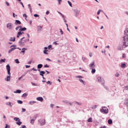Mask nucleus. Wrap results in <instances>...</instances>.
Segmentation results:
<instances>
[{"label":"nucleus","mask_w":128,"mask_h":128,"mask_svg":"<svg viewBox=\"0 0 128 128\" xmlns=\"http://www.w3.org/2000/svg\"><path fill=\"white\" fill-rule=\"evenodd\" d=\"M121 40L124 44L128 46V36L124 34V36L122 38Z\"/></svg>","instance_id":"obj_1"},{"label":"nucleus","mask_w":128,"mask_h":128,"mask_svg":"<svg viewBox=\"0 0 128 128\" xmlns=\"http://www.w3.org/2000/svg\"><path fill=\"white\" fill-rule=\"evenodd\" d=\"M127 46H128L127 45H125V44H124V43H122H122H121L119 44L118 47V49L119 50H122L124 48L126 47Z\"/></svg>","instance_id":"obj_2"},{"label":"nucleus","mask_w":128,"mask_h":128,"mask_svg":"<svg viewBox=\"0 0 128 128\" xmlns=\"http://www.w3.org/2000/svg\"><path fill=\"white\" fill-rule=\"evenodd\" d=\"M73 11L74 14H75V16L76 17H77L79 15V14L80 12V10L78 9L73 10Z\"/></svg>","instance_id":"obj_3"},{"label":"nucleus","mask_w":128,"mask_h":128,"mask_svg":"<svg viewBox=\"0 0 128 128\" xmlns=\"http://www.w3.org/2000/svg\"><path fill=\"white\" fill-rule=\"evenodd\" d=\"M108 109L105 107H103L100 110V111L105 114H107L108 112Z\"/></svg>","instance_id":"obj_4"},{"label":"nucleus","mask_w":128,"mask_h":128,"mask_svg":"<svg viewBox=\"0 0 128 128\" xmlns=\"http://www.w3.org/2000/svg\"><path fill=\"white\" fill-rule=\"evenodd\" d=\"M95 61L93 60L89 64V68L90 69L94 68L95 65L94 64Z\"/></svg>","instance_id":"obj_5"},{"label":"nucleus","mask_w":128,"mask_h":128,"mask_svg":"<svg viewBox=\"0 0 128 128\" xmlns=\"http://www.w3.org/2000/svg\"><path fill=\"white\" fill-rule=\"evenodd\" d=\"M13 24L11 23H8L6 24V28L8 29H12L13 27Z\"/></svg>","instance_id":"obj_6"},{"label":"nucleus","mask_w":128,"mask_h":128,"mask_svg":"<svg viewBox=\"0 0 128 128\" xmlns=\"http://www.w3.org/2000/svg\"><path fill=\"white\" fill-rule=\"evenodd\" d=\"M24 37H23L21 38L19 42V44L20 46H24L25 45V43L24 42H22V40L24 38Z\"/></svg>","instance_id":"obj_7"},{"label":"nucleus","mask_w":128,"mask_h":128,"mask_svg":"<svg viewBox=\"0 0 128 128\" xmlns=\"http://www.w3.org/2000/svg\"><path fill=\"white\" fill-rule=\"evenodd\" d=\"M96 80L98 82H101L103 84L104 81V79L101 78V77L100 76H98Z\"/></svg>","instance_id":"obj_8"},{"label":"nucleus","mask_w":128,"mask_h":128,"mask_svg":"<svg viewBox=\"0 0 128 128\" xmlns=\"http://www.w3.org/2000/svg\"><path fill=\"white\" fill-rule=\"evenodd\" d=\"M45 121L44 120H42L40 121V123L42 125H43L45 123Z\"/></svg>","instance_id":"obj_9"},{"label":"nucleus","mask_w":128,"mask_h":128,"mask_svg":"<svg viewBox=\"0 0 128 128\" xmlns=\"http://www.w3.org/2000/svg\"><path fill=\"white\" fill-rule=\"evenodd\" d=\"M6 105L9 106L10 107H11L13 105L12 103H11L10 102H6Z\"/></svg>","instance_id":"obj_10"},{"label":"nucleus","mask_w":128,"mask_h":128,"mask_svg":"<svg viewBox=\"0 0 128 128\" xmlns=\"http://www.w3.org/2000/svg\"><path fill=\"white\" fill-rule=\"evenodd\" d=\"M36 99L40 101L41 102H42L43 100V98L40 97H37L36 98Z\"/></svg>","instance_id":"obj_11"},{"label":"nucleus","mask_w":128,"mask_h":128,"mask_svg":"<svg viewBox=\"0 0 128 128\" xmlns=\"http://www.w3.org/2000/svg\"><path fill=\"white\" fill-rule=\"evenodd\" d=\"M10 75L9 76H7L6 78H5V80L6 81H9L10 80Z\"/></svg>","instance_id":"obj_12"},{"label":"nucleus","mask_w":128,"mask_h":128,"mask_svg":"<svg viewBox=\"0 0 128 128\" xmlns=\"http://www.w3.org/2000/svg\"><path fill=\"white\" fill-rule=\"evenodd\" d=\"M37 26V30L38 31H41L42 30V26Z\"/></svg>","instance_id":"obj_13"},{"label":"nucleus","mask_w":128,"mask_h":128,"mask_svg":"<svg viewBox=\"0 0 128 128\" xmlns=\"http://www.w3.org/2000/svg\"><path fill=\"white\" fill-rule=\"evenodd\" d=\"M21 24V22L19 20H15V24Z\"/></svg>","instance_id":"obj_14"},{"label":"nucleus","mask_w":128,"mask_h":128,"mask_svg":"<svg viewBox=\"0 0 128 128\" xmlns=\"http://www.w3.org/2000/svg\"><path fill=\"white\" fill-rule=\"evenodd\" d=\"M15 40V38L14 37H11L9 39V40L11 41L14 42Z\"/></svg>","instance_id":"obj_15"},{"label":"nucleus","mask_w":128,"mask_h":128,"mask_svg":"<svg viewBox=\"0 0 128 128\" xmlns=\"http://www.w3.org/2000/svg\"><path fill=\"white\" fill-rule=\"evenodd\" d=\"M26 28L24 27V28H21L19 30L20 31H24V30H26Z\"/></svg>","instance_id":"obj_16"},{"label":"nucleus","mask_w":128,"mask_h":128,"mask_svg":"<svg viewBox=\"0 0 128 128\" xmlns=\"http://www.w3.org/2000/svg\"><path fill=\"white\" fill-rule=\"evenodd\" d=\"M79 80L82 83V84L84 85H85V82L84 81L82 80L81 79H79Z\"/></svg>","instance_id":"obj_17"},{"label":"nucleus","mask_w":128,"mask_h":128,"mask_svg":"<svg viewBox=\"0 0 128 128\" xmlns=\"http://www.w3.org/2000/svg\"><path fill=\"white\" fill-rule=\"evenodd\" d=\"M7 70H10V67L8 64H7L6 66Z\"/></svg>","instance_id":"obj_18"},{"label":"nucleus","mask_w":128,"mask_h":128,"mask_svg":"<svg viewBox=\"0 0 128 128\" xmlns=\"http://www.w3.org/2000/svg\"><path fill=\"white\" fill-rule=\"evenodd\" d=\"M16 48H11L10 49V50L8 52L9 53H10L12 51L14 50L15 49H16Z\"/></svg>","instance_id":"obj_19"},{"label":"nucleus","mask_w":128,"mask_h":128,"mask_svg":"<svg viewBox=\"0 0 128 128\" xmlns=\"http://www.w3.org/2000/svg\"><path fill=\"white\" fill-rule=\"evenodd\" d=\"M42 64H39L38 65L37 67L38 69L41 68L42 66Z\"/></svg>","instance_id":"obj_20"},{"label":"nucleus","mask_w":128,"mask_h":128,"mask_svg":"<svg viewBox=\"0 0 128 128\" xmlns=\"http://www.w3.org/2000/svg\"><path fill=\"white\" fill-rule=\"evenodd\" d=\"M87 121L88 122H92V118L91 117L90 118L88 119Z\"/></svg>","instance_id":"obj_21"},{"label":"nucleus","mask_w":128,"mask_h":128,"mask_svg":"<svg viewBox=\"0 0 128 128\" xmlns=\"http://www.w3.org/2000/svg\"><path fill=\"white\" fill-rule=\"evenodd\" d=\"M14 120L16 121H20V119L19 118H14Z\"/></svg>","instance_id":"obj_22"},{"label":"nucleus","mask_w":128,"mask_h":128,"mask_svg":"<svg viewBox=\"0 0 128 128\" xmlns=\"http://www.w3.org/2000/svg\"><path fill=\"white\" fill-rule=\"evenodd\" d=\"M36 102L35 101H30L29 102V104L30 105H32Z\"/></svg>","instance_id":"obj_23"},{"label":"nucleus","mask_w":128,"mask_h":128,"mask_svg":"<svg viewBox=\"0 0 128 128\" xmlns=\"http://www.w3.org/2000/svg\"><path fill=\"white\" fill-rule=\"evenodd\" d=\"M6 60V59L4 58V59H2L0 60V64H2L3 62H5Z\"/></svg>","instance_id":"obj_24"},{"label":"nucleus","mask_w":128,"mask_h":128,"mask_svg":"<svg viewBox=\"0 0 128 128\" xmlns=\"http://www.w3.org/2000/svg\"><path fill=\"white\" fill-rule=\"evenodd\" d=\"M108 122L109 124H111L112 123V120L110 119L108 120Z\"/></svg>","instance_id":"obj_25"},{"label":"nucleus","mask_w":128,"mask_h":128,"mask_svg":"<svg viewBox=\"0 0 128 128\" xmlns=\"http://www.w3.org/2000/svg\"><path fill=\"white\" fill-rule=\"evenodd\" d=\"M121 67L124 68L126 67V65L124 63H123L121 64Z\"/></svg>","instance_id":"obj_26"},{"label":"nucleus","mask_w":128,"mask_h":128,"mask_svg":"<svg viewBox=\"0 0 128 128\" xmlns=\"http://www.w3.org/2000/svg\"><path fill=\"white\" fill-rule=\"evenodd\" d=\"M91 69L92 70L91 71L92 73V74H94L96 72V70L95 69H94V68H93Z\"/></svg>","instance_id":"obj_27"},{"label":"nucleus","mask_w":128,"mask_h":128,"mask_svg":"<svg viewBox=\"0 0 128 128\" xmlns=\"http://www.w3.org/2000/svg\"><path fill=\"white\" fill-rule=\"evenodd\" d=\"M21 90H16V91L14 92L16 93H21Z\"/></svg>","instance_id":"obj_28"},{"label":"nucleus","mask_w":128,"mask_h":128,"mask_svg":"<svg viewBox=\"0 0 128 128\" xmlns=\"http://www.w3.org/2000/svg\"><path fill=\"white\" fill-rule=\"evenodd\" d=\"M125 34L128 36V29H127L125 31Z\"/></svg>","instance_id":"obj_29"},{"label":"nucleus","mask_w":128,"mask_h":128,"mask_svg":"<svg viewBox=\"0 0 128 128\" xmlns=\"http://www.w3.org/2000/svg\"><path fill=\"white\" fill-rule=\"evenodd\" d=\"M35 120L33 118L31 120L30 123L32 124H33L34 123Z\"/></svg>","instance_id":"obj_30"},{"label":"nucleus","mask_w":128,"mask_h":128,"mask_svg":"<svg viewBox=\"0 0 128 128\" xmlns=\"http://www.w3.org/2000/svg\"><path fill=\"white\" fill-rule=\"evenodd\" d=\"M28 94L26 93H24L22 95V97H24L26 96Z\"/></svg>","instance_id":"obj_31"},{"label":"nucleus","mask_w":128,"mask_h":128,"mask_svg":"<svg viewBox=\"0 0 128 128\" xmlns=\"http://www.w3.org/2000/svg\"><path fill=\"white\" fill-rule=\"evenodd\" d=\"M18 122H17L16 123L18 125L20 126L22 124V122L20 121H18Z\"/></svg>","instance_id":"obj_32"},{"label":"nucleus","mask_w":128,"mask_h":128,"mask_svg":"<svg viewBox=\"0 0 128 128\" xmlns=\"http://www.w3.org/2000/svg\"><path fill=\"white\" fill-rule=\"evenodd\" d=\"M48 51V50H44L43 52L44 54H48V53L46 52H47Z\"/></svg>","instance_id":"obj_33"},{"label":"nucleus","mask_w":128,"mask_h":128,"mask_svg":"<svg viewBox=\"0 0 128 128\" xmlns=\"http://www.w3.org/2000/svg\"><path fill=\"white\" fill-rule=\"evenodd\" d=\"M68 4L70 5V6L71 7H72V3L70 1H68Z\"/></svg>","instance_id":"obj_34"},{"label":"nucleus","mask_w":128,"mask_h":128,"mask_svg":"<svg viewBox=\"0 0 128 128\" xmlns=\"http://www.w3.org/2000/svg\"><path fill=\"white\" fill-rule=\"evenodd\" d=\"M102 10L100 9L97 12V14L98 15H99L100 13V12H101L102 11Z\"/></svg>","instance_id":"obj_35"},{"label":"nucleus","mask_w":128,"mask_h":128,"mask_svg":"<svg viewBox=\"0 0 128 128\" xmlns=\"http://www.w3.org/2000/svg\"><path fill=\"white\" fill-rule=\"evenodd\" d=\"M31 83L33 85V86H39V85H38V84H35V83L32 82H31Z\"/></svg>","instance_id":"obj_36"},{"label":"nucleus","mask_w":128,"mask_h":128,"mask_svg":"<svg viewBox=\"0 0 128 128\" xmlns=\"http://www.w3.org/2000/svg\"><path fill=\"white\" fill-rule=\"evenodd\" d=\"M14 61L16 63L19 64L20 63V62L19 61L18 59H16Z\"/></svg>","instance_id":"obj_37"},{"label":"nucleus","mask_w":128,"mask_h":128,"mask_svg":"<svg viewBox=\"0 0 128 128\" xmlns=\"http://www.w3.org/2000/svg\"><path fill=\"white\" fill-rule=\"evenodd\" d=\"M97 107V106L96 105H94L92 106V109H94L96 108Z\"/></svg>","instance_id":"obj_38"},{"label":"nucleus","mask_w":128,"mask_h":128,"mask_svg":"<svg viewBox=\"0 0 128 128\" xmlns=\"http://www.w3.org/2000/svg\"><path fill=\"white\" fill-rule=\"evenodd\" d=\"M75 103L76 104H77L79 105H80L82 104V103L81 102H75Z\"/></svg>","instance_id":"obj_39"},{"label":"nucleus","mask_w":128,"mask_h":128,"mask_svg":"<svg viewBox=\"0 0 128 128\" xmlns=\"http://www.w3.org/2000/svg\"><path fill=\"white\" fill-rule=\"evenodd\" d=\"M17 102L18 104H22L23 102H22V100H18Z\"/></svg>","instance_id":"obj_40"},{"label":"nucleus","mask_w":128,"mask_h":128,"mask_svg":"<svg viewBox=\"0 0 128 128\" xmlns=\"http://www.w3.org/2000/svg\"><path fill=\"white\" fill-rule=\"evenodd\" d=\"M40 73H41V74H44L45 73V72L44 71H40Z\"/></svg>","instance_id":"obj_41"},{"label":"nucleus","mask_w":128,"mask_h":128,"mask_svg":"<svg viewBox=\"0 0 128 128\" xmlns=\"http://www.w3.org/2000/svg\"><path fill=\"white\" fill-rule=\"evenodd\" d=\"M68 100H64L62 101V102L64 103H67Z\"/></svg>","instance_id":"obj_42"},{"label":"nucleus","mask_w":128,"mask_h":128,"mask_svg":"<svg viewBox=\"0 0 128 128\" xmlns=\"http://www.w3.org/2000/svg\"><path fill=\"white\" fill-rule=\"evenodd\" d=\"M46 83L47 84H49L50 85L52 84V82L50 81H48Z\"/></svg>","instance_id":"obj_43"},{"label":"nucleus","mask_w":128,"mask_h":128,"mask_svg":"<svg viewBox=\"0 0 128 128\" xmlns=\"http://www.w3.org/2000/svg\"><path fill=\"white\" fill-rule=\"evenodd\" d=\"M28 8H29V9L30 10V11L31 12V6H30V4H28Z\"/></svg>","instance_id":"obj_44"},{"label":"nucleus","mask_w":128,"mask_h":128,"mask_svg":"<svg viewBox=\"0 0 128 128\" xmlns=\"http://www.w3.org/2000/svg\"><path fill=\"white\" fill-rule=\"evenodd\" d=\"M60 32L61 33V34L62 35L63 34L64 32L61 29H60Z\"/></svg>","instance_id":"obj_45"},{"label":"nucleus","mask_w":128,"mask_h":128,"mask_svg":"<svg viewBox=\"0 0 128 128\" xmlns=\"http://www.w3.org/2000/svg\"><path fill=\"white\" fill-rule=\"evenodd\" d=\"M82 58L83 61H84V60H86V59H87V58L86 57H82Z\"/></svg>","instance_id":"obj_46"},{"label":"nucleus","mask_w":128,"mask_h":128,"mask_svg":"<svg viewBox=\"0 0 128 128\" xmlns=\"http://www.w3.org/2000/svg\"><path fill=\"white\" fill-rule=\"evenodd\" d=\"M10 128V126L9 125H8L7 124H6V127L4 128Z\"/></svg>","instance_id":"obj_47"},{"label":"nucleus","mask_w":128,"mask_h":128,"mask_svg":"<svg viewBox=\"0 0 128 128\" xmlns=\"http://www.w3.org/2000/svg\"><path fill=\"white\" fill-rule=\"evenodd\" d=\"M34 16L35 17H39V16L37 14H35L34 15Z\"/></svg>","instance_id":"obj_48"},{"label":"nucleus","mask_w":128,"mask_h":128,"mask_svg":"<svg viewBox=\"0 0 128 128\" xmlns=\"http://www.w3.org/2000/svg\"><path fill=\"white\" fill-rule=\"evenodd\" d=\"M119 75V74L118 72H117L116 74H115V76L116 77H118Z\"/></svg>","instance_id":"obj_49"},{"label":"nucleus","mask_w":128,"mask_h":128,"mask_svg":"<svg viewBox=\"0 0 128 128\" xmlns=\"http://www.w3.org/2000/svg\"><path fill=\"white\" fill-rule=\"evenodd\" d=\"M44 68H48L49 66L47 64H46L44 66Z\"/></svg>","instance_id":"obj_50"},{"label":"nucleus","mask_w":128,"mask_h":128,"mask_svg":"<svg viewBox=\"0 0 128 128\" xmlns=\"http://www.w3.org/2000/svg\"><path fill=\"white\" fill-rule=\"evenodd\" d=\"M58 4H60V2L62 1V0H58Z\"/></svg>","instance_id":"obj_51"},{"label":"nucleus","mask_w":128,"mask_h":128,"mask_svg":"<svg viewBox=\"0 0 128 128\" xmlns=\"http://www.w3.org/2000/svg\"><path fill=\"white\" fill-rule=\"evenodd\" d=\"M67 103H68V104H69V105H71L72 104L71 103V102H70L68 101H68Z\"/></svg>","instance_id":"obj_52"},{"label":"nucleus","mask_w":128,"mask_h":128,"mask_svg":"<svg viewBox=\"0 0 128 128\" xmlns=\"http://www.w3.org/2000/svg\"><path fill=\"white\" fill-rule=\"evenodd\" d=\"M75 77L76 78H82V76H75Z\"/></svg>","instance_id":"obj_53"},{"label":"nucleus","mask_w":128,"mask_h":128,"mask_svg":"<svg viewBox=\"0 0 128 128\" xmlns=\"http://www.w3.org/2000/svg\"><path fill=\"white\" fill-rule=\"evenodd\" d=\"M26 110L24 108H22V112H25Z\"/></svg>","instance_id":"obj_54"},{"label":"nucleus","mask_w":128,"mask_h":128,"mask_svg":"<svg viewBox=\"0 0 128 128\" xmlns=\"http://www.w3.org/2000/svg\"><path fill=\"white\" fill-rule=\"evenodd\" d=\"M29 39L28 38V39H26V40H24V42H26L27 41H29Z\"/></svg>","instance_id":"obj_55"},{"label":"nucleus","mask_w":128,"mask_h":128,"mask_svg":"<svg viewBox=\"0 0 128 128\" xmlns=\"http://www.w3.org/2000/svg\"><path fill=\"white\" fill-rule=\"evenodd\" d=\"M92 53L90 52L89 53V56L90 57H92Z\"/></svg>","instance_id":"obj_56"},{"label":"nucleus","mask_w":128,"mask_h":128,"mask_svg":"<svg viewBox=\"0 0 128 128\" xmlns=\"http://www.w3.org/2000/svg\"><path fill=\"white\" fill-rule=\"evenodd\" d=\"M53 44H55V45H57L59 44L57 43L56 42H53Z\"/></svg>","instance_id":"obj_57"},{"label":"nucleus","mask_w":128,"mask_h":128,"mask_svg":"<svg viewBox=\"0 0 128 128\" xmlns=\"http://www.w3.org/2000/svg\"><path fill=\"white\" fill-rule=\"evenodd\" d=\"M23 16L24 17H25L26 18L27 16L26 14H23Z\"/></svg>","instance_id":"obj_58"},{"label":"nucleus","mask_w":128,"mask_h":128,"mask_svg":"<svg viewBox=\"0 0 128 128\" xmlns=\"http://www.w3.org/2000/svg\"><path fill=\"white\" fill-rule=\"evenodd\" d=\"M52 47V45H49L48 46V48L49 49H50V48H51Z\"/></svg>","instance_id":"obj_59"},{"label":"nucleus","mask_w":128,"mask_h":128,"mask_svg":"<svg viewBox=\"0 0 128 128\" xmlns=\"http://www.w3.org/2000/svg\"><path fill=\"white\" fill-rule=\"evenodd\" d=\"M6 3L7 6H9V3L7 2H6Z\"/></svg>","instance_id":"obj_60"},{"label":"nucleus","mask_w":128,"mask_h":128,"mask_svg":"<svg viewBox=\"0 0 128 128\" xmlns=\"http://www.w3.org/2000/svg\"><path fill=\"white\" fill-rule=\"evenodd\" d=\"M25 66L26 67V68H28L30 67V66L26 65Z\"/></svg>","instance_id":"obj_61"},{"label":"nucleus","mask_w":128,"mask_h":128,"mask_svg":"<svg viewBox=\"0 0 128 128\" xmlns=\"http://www.w3.org/2000/svg\"><path fill=\"white\" fill-rule=\"evenodd\" d=\"M16 46V45L15 44H13L11 46H10V48H12V47H15Z\"/></svg>","instance_id":"obj_62"},{"label":"nucleus","mask_w":128,"mask_h":128,"mask_svg":"<svg viewBox=\"0 0 128 128\" xmlns=\"http://www.w3.org/2000/svg\"><path fill=\"white\" fill-rule=\"evenodd\" d=\"M128 107V102H126L124 103Z\"/></svg>","instance_id":"obj_63"},{"label":"nucleus","mask_w":128,"mask_h":128,"mask_svg":"<svg viewBox=\"0 0 128 128\" xmlns=\"http://www.w3.org/2000/svg\"><path fill=\"white\" fill-rule=\"evenodd\" d=\"M18 33L19 34L20 36H21L22 35V32L21 31H19L18 32Z\"/></svg>","instance_id":"obj_64"}]
</instances>
